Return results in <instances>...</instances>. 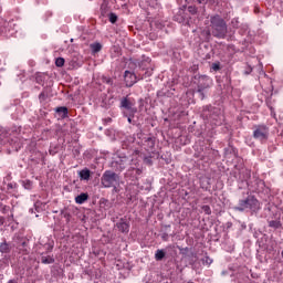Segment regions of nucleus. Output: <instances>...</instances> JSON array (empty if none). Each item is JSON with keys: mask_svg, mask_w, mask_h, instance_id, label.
<instances>
[{"mask_svg": "<svg viewBox=\"0 0 283 283\" xmlns=\"http://www.w3.org/2000/svg\"><path fill=\"white\" fill-rule=\"evenodd\" d=\"M22 187L30 191L32 189V181L30 179L22 180Z\"/></svg>", "mask_w": 283, "mask_h": 283, "instance_id": "e433bc0d", "label": "nucleus"}, {"mask_svg": "<svg viewBox=\"0 0 283 283\" xmlns=\"http://www.w3.org/2000/svg\"><path fill=\"white\" fill-rule=\"evenodd\" d=\"M224 157L226 158H238V149L232 145H229L224 148Z\"/></svg>", "mask_w": 283, "mask_h": 283, "instance_id": "dca6fc26", "label": "nucleus"}, {"mask_svg": "<svg viewBox=\"0 0 283 283\" xmlns=\"http://www.w3.org/2000/svg\"><path fill=\"white\" fill-rule=\"evenodd\" d=\"M8 187L12 188V184H9Z\"/></svg>", "mask_w": 283, "mask_h": 283, "instance_id": "13d9d810", "label": "nucleus"}, {"mask_svg": "<svg viewBox=\"0 0 283 283\" xmlns=\"http://www.w3.org/2000/svg\"><path fill=\"white\" fill-rule=\"evenodd\" d=\"M200 187L207 191L211 187V178L203 177L200 179Z\"/></svg>", "mask_w": 283, "mask_h": 283, "instance_id": "5701e85b", "label": "nucleus"}, {"mask_svg": "<svg viewBox=\"0 0 283 283\" xmlns=\"http://www.w3.org/2000/svg\"><path fill=\"white\" fill-rule=\"evenodd\" d=\"M254 140H260L262 145L269 140L270 129L269 126L264 124H259L253 126V134Z\"/></svg>", "mask_w": 283, "mask_h": 283, "instance_id": "423d86ee", "label": "nucleus"}, {"mask_svg": "<svg viewBox=\"0 0 283 283\" xmlns=\"http://www.w3.org/2000/svg\"><path fill=\"white\" fill-rule=\"evenodd\" d=\"M202 34H206V39H210L211 38V31H209V30L202 31Z\"/></svg>", "mask_w": 283, "mask_h": 283, "instance_id": "09e8293b", "label": "nucleus"}, {"mask_svg": "<svg viewBox=\"0 0 283 283\" xmlns=\"http://www.w3.org/2000/svg\"><path fill=\"white\" fill-rule=\"evenodd\" d=\"M247 187L251 193H264L266 185L264 180L253 176L250 181L247 182Z\"/></svg>", "mask_w": 283, "mask_h": 283, "instance_id": "6e6552de", "label": "nucleus"}, {"mask_svg": "<svg viewBox=\"0 0 283 283\" xmlns=\"http://www.w3.org/2000/svg\"><path fill=\"white\" fill-rule=\"evenodd\" d=\"M211 70H213V72H220V70H221L220 62L212 63Z\"/></svg>", "mask_w": 283, "mask_h": 283, "instance_id": "ea45409f", "label": "nucleus"}, {"mask_svg": "<svg viewBox=\"0 0 283 283\" xmlns=\"http://www.w3.org/2000/svg\"><path fill=\"white\" fill-rule=\"evenodd\" d=\"M211 154L210 148H199L197 149L193 157L199 158L200 160H209V155Z\"/></svg>", "mask_w": 283, "mask_h": 283, "instance_id": "ddd939ff", "label": "nucleus"}, {"mask_svg": "<svg viewBox=\"0 0 283 283\" xmlns=\"http://www.w3.org/2000/svg\"><path fill=\"white\" fill-rule=\"evenodd\" d=\"M0 264H4L6 266H8V264H10V256L4 255V256L0 260Z\"/></svg>", "mask_w": 283, "mask_h": 283, "instance_id": "79ce46f5", "label": "nucleus"}, {"mask_svg": "<svg viewBox=\"0 0 283 283\" xmlns=\"http://www.w3.org/2000/svg\"><path fill=\"white\" fill-rule=\"evenodd\" d=\"M201 209L203 213H206V216H211V207L206 205V206H202Z\"/></svg>", "mask_w": 283, "mask_h": 283, "instance_id": "a19ab883", "label": "nucleus"}, {"mask_svg": "<svg viewBox=\"0 0 283 283\" xmlns=\"http://www.w3.org/2000/svg\"><path fill=\"white\" fill-rule=\"evenodd\" d=\"M144 163L145 165H149V166L154 165V160H151V156L144 157Z\"/></svg>", "mask_w": 283, "mask_h": 283, "instance_id": "37998d69", "label": "nucleus"}, {"mask_svg": "<svg viewBox=\"0 0 283 283\" xmlns=\"http://www.w3.org/2000/svg\"><path fill=\"white\" fill-rule=\"evenodd\" d=\"M108 122H112V118H108Z\"/></svg>", "mask_w": 283, "mask_h": 283, "instance_id": "680f3d73", "label": "nucleus"}, {"mask_svg": "<svg viewBox=\"0 0 283 283\" xmlns=\"http://www.w3.org/2000/svg\"><path fill=\"white\" fill-rule=\"evenodd\" d=\"M61 216H63V218H65L66 223H70L72 214L67 211V209H62L61 210Z\"/></svg>", "mask_w": 283, "mask_h": 283, "instance_id": "7c9ffc66", "label": "nucleus"}, {"mask_svg": "<svg viewBox=\"0 0 283 283\" xmlns=\"http://www.w3.org/2000/svg\"><path fill=\"white\" fill-rule=\"evenodd\" d=\"M31 213H34V210L33 209H30Z\"/></svg>", "mask_w": 283, "mask_h": 283, "instance_id": "bf43d9fd", "label": "nucleus"}, {"mask_svg": "<svg viewBox=\"0 0 283 283\" xmlns=\"http://www.w3.org/2000/svg\"><path fill=\"white\" fill-rule=\"evenodd\" d=\"M123 116L127 118L128 123H132V118H134V115H130L129 113H124Z\"/></svg>", "mask_w": 283, "mask_h": 283, "instance_id": "49530a36", "label": "nucleus"}, {"mask_svg": "<svg viewBox=\"0 0 283 283\" xmlns=\"http://www.w3.org/2000/svg\"><path fill=\"white\" fill-rule=\"evenodd\" d=\"M147 6L150 8H160L159 0H146Z\"/></svg>", "mask_w": 283, "mask_h": 283, "instance_id": "c756f323", "label": "nucleus"}, {"mask_svg": "<svg viewBox=\"0 0 283 283\" xmlns=\"http://www.w3.org/2000/svg\"><path fill=\"white\" fill-rule=\"evenodd\" d=\"M12 218H14V214H11V217H9V221H11V220H12Z\"/></svg>", "mask_w": 283, "mask_h": 283, "instance_id": "6e6d98bb", "label": "nucleus"}, {"mask_svg": "<svg viewBox=\"0 0 283 283\" xmlns=\"http://www.w3.org/2000/svg\"><path fill=\"white\" fill-rule=\"evenodd\" d=\"M197 3H200L201 6H207V3H209V0H197Z\"/></svg>", "mask_w": 283, "mask_h": 283, "instance_id": "8fccbe9b", "label": "nucleus"}, {"mask_svg": "<svg viewBox=\"0 0 283 283\" xmlns=\"http://www.w3.org/2000/svg\"><path fill=\"white\" fill-rule=\"evenodd\" d=\"M6 222V219L3 217H0V226H3Z\"/></svg>", "mask_w": 283, "mask_h": 283, "instance_id": "3c124183", "label": "nucleus"}, {"mask_svg": "<svg viewBox=\"0 0 283 283\" xmlns=\"http://www.w3.org/2000/svg\"><path fill=\"white\" fill-rule=\"evenodd\" d=\"M143 176V167H140V160L138 159V166L130 165L127 169L125 177L129 178L133 182L138 180Z\"/></svg>", "mask_w": 283, "mask_h": 283, "instance_id": "9d476101", "label": "nucleus"}, {"mask_svg": "<svg viewBox=\"0 0 283 283\" xmlns=\"http://www.w3.org/2000/svg\"><path fill=\"white\" fill-rule=\"evenodd\" d=\"M34 207H35V209H36V207H39V202H36V203L34 205Z\"/></svg>", "mask_w": 283, "mask_h": 283, "instance_id": "4d7b16f0", "label": "nucleus"}, {"mask_svg": "<svg viewBox=\"0 0 283 283\" xmlns=\"http://www.w3.org/2000/svg\"><path fill=\"white\" fill-rule=\"evenodd\" d=\"M114 105V97H109L108 99H103L101 103V107L104 109H109Z\"/></svg>", "mask_w": 283, "mask_h": 283, "instance_id": "cd10ccee", "label": "nucleus"}, {"mask_svg": "<svg viewBox=\"0 0 283 283\" xmlns=\"http://www.w3.org/2000/svg\"><path fill=\"white\" fill-rule=\"evenodd\" d=\"M143 147L146 151H154V147H156V140L153 137H144Z\"/></svg>", "mask_w": 283, "mask_h": 283, "instance_id": "4468645a", "label": "nucleus"}, {"mask_svg": "<svg viewBox=\"0 0 283 283\" xmlns=\"http://www.w3.org/2000/svg\"><path fill=\"white\" fill-rule=\"evenodd\" d=\"M53 213H59V211L55 210V211H53Z\"/></svg>", "mask_w": 283, "mask_h": 283, "instance_id": "052dcab7", "label": "nucleus"}, {"mask_svg": "<svg viewBox=\"0 0 283 283\" xmlns=\"http://www.w3.org/2000/svg\"><path fill=\"white\" fill-rule=\"evenodd\" d=\"M262 207L260 206V200L249 192H247V197L240 199L238 205L233 207L234 211H240V213H244V211L252 213H258Z\"/></svg>", "mask_w": 283, "mask_h": 283, "instance_id": "f03ea898", "label": "nucleus"}, {"mask_svg": "<svg viewBox=\"0 0 283 283\" xmlns=\"http://www.w3.org/2000/svg\"><path fill=\"white\" fill-rule=\"evenodd\" d=\"M147 76H151V71H146L145 74L138 78V76L130 71H125L124 72V81L126 87H134L138 81H143V78H147Z\"/></svg>", "mask_w": 283, "mask_h": 283, "instance_id": "1a4fd4ad", "label": "nucleus"}, {"mask_svg": "<svg viewBox=\"0 0 283 283\" xmlns=\"http://www.w3.org/2000/svg\"><path fill=\"white\" fill-rule=\"evenodd\" d=\"M108 21L113 24L116 23V21H118V15L114 12L108 13Z\"/></svg>", "mask_w": 283, "mask_h": 283, "instance_id": "72a5a7b5", "label": "nucleus"}, {"mask_svg": "<svg viewBox=\"0 0 283 283\" xmlns=\"http://www.w3.org/2000/svg\"><path fill=\"white\" fill-rule=\"evenodd\" d=\"M40 260L42 264H54L55 260L52 255H46L45 252H40Z\"/></svg>", "mask_w": 283, "mask_h": 283, "instance_id": "f3484780", "label": "nucleus"}, {"mask_svg": "<svg viewBox=\"0 0 283 283\" xmlns=\"http://www.w3.org/2000/svg\"><path fill=\"white\" fill-rule=\"evenodd\" d=\"M175 21H177V23L187 22V18L185 17V10H179L178 14L175 15Z\"/></svg>", "mask_w": 283, "mask_h": 283, "instance_id": "393cba45", "label": "nucleus"}, {"mask_svg": "<svg viewBox=\"0 0 283 283\" xmlns=\"http://www.w3.org/2000/svg\"><path fill=\"white\" fill-rule=\"evenodd\" d=\"M118 182H120V176H118L116 170H105L101 177V185L104 189H111L113 187L116 191V185Z\"/></svg>", "mask_w": 283, "mask_h": 283, "instance_id": "39448f33", "label": "nucleus"}, {"mask_svg": "<svg viewBox=\"0 0 283 283\" xmlns=\"http://www.w3.org/2000/svg\"><path fill=\"white\" fill-rule=\"evenodd\" d=\"M202 264L206 265V266H211V264H213V259L209 258V256H205L202 260H201Z\"/></svg>", "mask_w": 283, "mask_h": 283, "instance_id": "f704fd0d", "label": "nucleus"}, {"mask_svg": "<svg viewBox=\"0 0 283 283\" xmlns=\"http://www.w3.org/2000/svg\"><path fill=\"white\" fill-rule=\"evenodd\" d=\"M179 251H189V248H185V249L179 248Z\"/></svg>", "mask_w": 283, "mask_h": 283, "instance_id": "5fc2aeb1", "label": "nucleus"}, {"mask_svg": "<svg viewBox=\"0 0 283 283\" xmlns=\"http://www.w3.org/2000/svg\"><path fill=\"white\" fill-rule=\"evenodd\" d=\"M269 227L271 229H280V228H282V221H280V220H271V221H269Z\"/></svg>", "mask_w": 283, "mask_h": 283, "instance_id": "c85d7f7f", "label": "nucleus"}, {"mask_svg": "<svg viewBox=\"0 0 283 283\" xmlns=\"http://www.w3.org/2000/svg\"><path fill=\"white\" fill-rule=\"evenodd\" d=\"M103 83H106V85H114V81L112 77L104 76L103 77Z\"/></svg>", "mask_w": 283, "mask_h": 283, "instance_id": "c03bdc74", "label": "nucleus"}, {"mask_svg": "<svg viewBox=\"0 0 283 283\" xmlns=\"http://www.w3.org/2000/svg\"><path fill=\"white\" fill-rule=\"evenodd\" d=\"M80 180H90L92 171L88 168H84L78 171Z\"/></svg>", "mask_w": 283, "mask_h": 283, "instance_id": "412c9836", "label": "nucleus"}, {"mask_svg": "<svg viewBox=\"0 0 283 283\" xmlns=\"http://www.w3.org/2000/svg\"><path fill=\"white\" fill-rule=\"evenodd\" d=\"M8 283H19V281L17 279H11L8 281Z\"/></svg>", "mask_w": 283, "mask_h": 283, "instance_id": "603ef678", "label": "nucleus"}, {"mask_svg": "<svg viewBox=\"0 0 283 283\" xmlns=\"http://www.w3.org/2000/svg\"><path fill=\"white\" fill-rule=\"evenodd\" d=\"M20 243L18 244V247H22V249H25V247H28V240L21 238L19 239Z\"/></svg>", "mask_w": 283, "mask_h": 283, "instance_id": "a18cd8bd", "label": "nucleus"}, {"mask_svg": "<svg viewBox=\"0 0 283 283\" xmlns=\"http://www.w3.org/2000/svg\"><path fill=\"white\" fill-rule=\"evenodd\" d=\"M129 165L138 167V150H135V154H133L132 156L119 154L113 157V160L111 163L112 169L117 174H123V171H125L129 167Z\"/></svg>", "mask_w": 283, "mask_h": 283, "instance_id": "f257e3e1", "label": "nucleus"}, {"mask_svg": "<svg viewBox=\"0 0 283 283\" xmlns=\"http://www.w3.org/2000/svg\"><path fill=\"white\" fill-rule=\"evenodd\" d=\"M253 177H251V170L244 169L240 172V178L241 182H249Z\"/></svg>", "mask_w": 283, "mask_h": 283, "instance_id": "6ab92c4d", "label": "nucleus"}, {"mask_svg": "<svg viewBox=\"0 0 283 283\" xmlns=\"http://www.w3.org/2000/svg\"><path fill=\"white\" fill-rule=\"evenodd\" d=\"M55 65H56V67H63L65 65V59L56 57L55 59Z\"/></svg>", "mask_w": 283, "mask_h": 283, "instance_id": "c9c22d12", "label": "nucleus"}, {"mask_svg": "<svg viewBox=\"0 0 283 283\" xmlns=\"http://www.w3.org/2000/svg\"><path fill=\"white\" fill-rule=\"evenodd\" d=\"M90 48L93 54H98V52L103 50V44H101V42H95V43H92Z\"/></svg>", "mask_w": 283, "mask_h": 283, "instance_id": "bb28decb", "label": "nucleus"}, {"mask_svg": "<svg viewBox=\"0 0 283 283\" xmlns=\"http://www.w3.org/2000/svg\"><path fill=\"white\" fill-rule=\"evenodd\" d=\"M201 116L205 120H208L210 125H214L216 127L224 123V115H222V111L212 105L203 106Z\"/></svg>", "mask_w": 283, "mask_h": 283, "instance_id": "20e7f679", "label": "nucleus"}, {"mask_svg": "<svg viewBox=\"0 0 283 283\" xmlns=\"http://www.w3.org/2000/svg\"><path fill=\"white\" fill-rule=\"evenodd\" d=\"M10 251H12V248H10V243H8V241L4 240L0 243V253L8 254Z\"/></svg>", "mask_w": 283, "mask_h": 283, "instance_id": "b1692460", "label": "nucleus"}, {"mask_svg": "<svg viewBox=\"0 0 283 283\" xmlns=\"http://www.w3.org/2000/svg\"><path fill=\"white\" fill-rule=\"evenodd\" d=\"M209 85V76H207V75H201L200 77H199V83H198V85Z\"/></svg>", "mask_w": 283, "mask_h": 283, "instance_id": "473e14b6", "label": "nucleus"}, {"mask_svg": "<svg viewBox=\"0 0 283 283\" xmlns=\"http://www.w3.org/2000/svg\"><path fill=\"white\" fill-rule=\"evenodd\" d=\"M119 109H122L123 114H129L130 116H136L138 113L136 104L132 101V98H129V96L120 98Z\"/></svg>", "mask_w": 283, "mask_h": 283, "instance_id": "0eeeda50", "label": "nucleus"}, {"mask_svg": "<svg viewBox=\"0 0 283 283\" xmlns=\"http://www.w3.org/2000/svg\"><path fill=\"white\" fill-rule=\"evenodd\" d=\"M39 101H40V103H43V102L48 101V93L45 91H42L40 93Z\"/></svg>", "mask_w": 283, "mask_h": 283, "instance_id": "4c0bfd02", "label": "nucleus"}, {"mask_svg": "<svg viewBox=\"0 0 283 283\" xmlns=\"http://www.w3.org/2000/svg\"><path fill=\"white\" fill-rule=\"evenodd\" d=\"M53 250H54V241L46 239L45 243H41L40 251H42V253L48 255V253H52Z\"/></svg>", "mask_w": 283, "mask_h": 283, "instance_id": "2eb2a0df", "label": "nucleus"}, {"mask_svg": "<svg viewBox=\"0 0 283 283\" xmlns=\"http://www.w3.org/2000/svg\"><path fill=\"white\" fill-rule=\"evenodd\" d=\"M188 12L190 14H198V8L196 6H189L188 7Z\"/></svg>", "mask_w": 283, "mask_h": 283, "instance_id": "58836bf2", "label": "nucleus"}, {"mask_svg": "<svg viewBox=\"0 0 283 283\" xmlns=\"http://www.w3.org/2000/svg\"><path fill=\"white\" fill-rule=\"evenodd\" d=\"M150 63H151V57H149L147 55H142V59L135 60V65L139 70H149Z\"/></svg>", "mask_w": 283, "mask_h": 283, "instance_id": "f8f14e48", "label": "nucleus"}, {"mask_svg": "<svg viewBox=\"0 0 283 283\" xmlns=\"http://www.w3.org/2000/svg\"><path fill=\"white\" fill-rule=\"evenodd\" d=\"M231 28L234 30H238L240 28V19L239 18H233L230 22Z\"/></svg>", "mask_w": 283, "mask_h": 283, "instance_id": "2f4dec72", "label": "nucleus"}, {"mask_svg": "<svg viewBox=\"0 0 283 283\" xmlns=\"http://www.w3.org/2000/svg\"><path fill=\"white\" fill-rule=\"evenodd\" d=\"M209 90V84H198L197 85V93L199 94V98L201 101H205L206 95H205V91Z\"/></svg>", "mask_w": 283, "mask_h": 283, "instance_id": "a211bd4d", "label": "nucleus"}, {"mask_svg": "<svg viewBox=\"0 0 283 283\" xmlns=\"http://www.w3.org/2000/svg\"><path fill=\"white\" fill-rule=\"evenodd\" d=\"M55 112L60 116V118H67L69 116V111L66 106L56 107Z\"/></svg>", "mask_w": 283, "mask_h": 283, "instance_id": "4be33fe9", "label": "nucleus"}, {"mask_svg": "<svg viewBox=\"0 0 283 283\" xmlns=\"http://www.w3.org/2000/svg\"><path fill=\"white\" fill-rule=\"evenodd\" d=\"M7 209H10L8 206H4L3 208H2V213H6V210Z\"/></svg>", "mask_w": 283, "mask_h": 283, "instance_id": "864d4df0", "label": "nucleus"}, {"mask_svg": "<svg viewBox=\"0 0 283 283\" xmlns=\"http://www.w3.org/2000/svg\"><path fill=\"white\" fill-rule=\"evenodd\" d=\"M210 28L212 36H214L216 39H227L229 27L227 25V21L223 20L222 15H210Z\"/></svg>", "mask_w": 283, "mask_h": 283, "instance_id": "7ed1b4c3", "label": "nucleus"}, {"mask_svg": "<svg viewBox=\"0 0 283 283\" xmlns=\"http://www.w3.org/2000/svg\"><path fill=\"white\" fill-rule=\"evenodd\" d=\"M87 200H90V195L87 192H82L75 197L76 205H84Z\"/></svg>", "mask_w": 283, "mask_h": 283, "instance_id": "aec40b11", "label": "nucleus"}, {"mask_svg": "<svg viewBox=\"0 0 283 283\" xmlns=\"http://www.w3.org/2000/svg\"><path fill=\"white\" fill-rule=\"evenodd\" d=\"M117 231H119V233H124L125 235H127V233H129V221H127V218H120L116 224H115Z\"/></svg>", "mask_w": 283, "mask_h": 283, "instance_id": "9b49d317", "label": "nucleus"}, {"mask_svg": "<svg viewBox=\"0 0 283 283\" xmlns=\"http://www.w3.org/2000/svg\"><path fill=\"white\" fill-rule=\"evenodd\" d=\"M161 240H163L164 242H167V241L169 240V234H168L167 232H163V233H161Z\"/></svg>", "mask_w": 283, "mask_h": 283, "instance_id": "de8ad7c7", "label": "nucleus"}, {"mask_svg": "<svg viewBox=\"0 0 283 283\" xmlns=\"http://www.w3.org/2000/svg\"><path fill=\"white\" fill-rule=\"evenodd\" d=\"M165 255H167V252L165 250H160L158 249L156 252H155V260L157 262H163V260H165Z\"/></svg>", "mask_w": 283, "mask_h": 283, "instance_id": "a878e982", "label": "nucleus"}]
</instances>
